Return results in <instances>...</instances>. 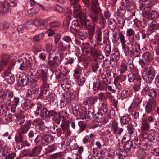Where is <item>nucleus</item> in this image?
<instances>
[{"label": "nucleus", "instance_id": "052dcab7", "mask_svg": "<svg viewBox=\"0 0 159 159\" xmlns=\"http://www.w3.org/2000/svg\"><path fill=\"white\" fill-rule=\"evenodd\" d=\"M34 121L36 126L37 127L38 126V128L44 124V123L39 118L36 119L34 120Z\"/></svg>", "mask_w": 159, "mask_h": 159}, {"label": "nucleus", "instance_id": "9b49d317", "mask_svg": "<svg viewBox=\"0 0 159 159\" xmlns=\"http://www.w3.org/2000/svg\"><path fill=\"white\" fill-rule=\"evenodd\" d=\"M107 89V85L101 83L98 79H97L93 83V89L95 91L99 90H106Z\"/></svg>", "mask_w": 159, "mask_h": 159}, {"label": "nucleus", "instance_id": "0e129e2a", "mask_svg": "<svg viewBox=\"0 0 159 159\" xmlns=\"http://www.w3.org/2000/svg\"><path fill=\"white\" fill-rule=\"evenodd\" d=\"M60 23L58 21H54L49 23V26L52 28H54L59 27Z\"/></svg>", "mask_w": 159, "mask_h": 159}, {"label": "nucleus", "instance_id": "a878e982", "mask_svg": "<svg viewBox=\"0 0 159 159\" xmlns=\"http://www.w3.org/2000/svg\"><path fill=\"white\" fill-rule=\"evenodd\" d=\"M97 100V98H96V99L95 100L93 99L91 97H87L84 99V103L86 105L90 106L93 103H94V102H96Z\"/></svg>", "mask_w": 159, "mask_h": 159}, {"label": "nucleus", "instance_id": "7c9ffc66", "mask_svg": "<svg viewBox=\"0 0 159 159\" xmlns=\"http://www.w3.org/2000/svg\"><path fill=\"white\" fill-rule=\"evenodd\" d=\"M17 123L18 125H22L24 123H25H25L27 122V121H28V120H26V122H25V117L24 116H21L18 117L17 118ZM29 120H28V121Z\"/></svg>", "mask_w": 159, "mask_h": 159}, {"label": "nucleus", "instance_id": "f3484780", "mask_svg": "<svg viewBox=\"0 0 159 159\" xmlns=\"http://www.w3.org/2000/svg\"><path fill=\"white\" fill-rule=\"evenodd\" d=\"M43 82V87H49V84L48 83V77L47 73L44 72V71H42L41 73L40 76Z\"/></svg>", "mask_w": 159, "mask_h": 159}, {"label": "nucleus", "instance_id": "5fc2aeb1", "mask_svg": "<svg viewBox=\"0 0 159 159\" xmlns=\"http://www.w3.org/2000/svg\"><path fill=\"white\" fill-rule=\"evenodd\" d=\"M89 53L94 56H98L99 54L97 50L95 48L93 47L90 48Z\"/></svg>", "mask_w": 159, "mask_h": 159}, {"label": "nucleus", "instance_id": "37998d69", "mask_svg": "<svg viewBox=\"0 0 159 159\" xmlns=\"http://www.w3.org/2000/svg\"><path fill=\"white\" fill-rule=\"evenodd\" d=\"M56 149V146L55 144L49 145L47 148H45V149L48 153L52 152L54 151Z\"/></svg>", "mask_w": 159, "mask_h": 159}, {"label": "nucleus", "instance_id": "f8f14e48", "mask_svg": "<svg viewBox=\"0 0 159 159\" xmlns=\"http://www.w3.org/2000/svg\"><path fill=\"white\" fill-rule=\"evenodd\" d=\"M13 97V93L10 91H3L0 90V98H2L3 101L6 99L7 101L11 102V99Z\"/></svg>", "mask_w": 159, "mask_h": 159}, {"label": "nucleus", "instance_id": "9d476101", "mask_svg": "<svg viewBox=\"0 0 159 159\" xmlns=\"http://www.w3.org/2000/svg\"><path fill=\"white\" fill-rule=\"evenodd\" d=\"M143 14L145 17L148 19H156L159 17V13L158 12L148 8L145 9L143 12Z\"/></svg>", "mask_w": 159, "mask_h": 159}, {"label": "nucleus", "instance_id": "de8ad7c7", "mask_svg": "<svg viewBox=\"0 0 159 159\" xmlns=\"http://www.w3.org/2000/svg\"><path fill=\"white\" fill-rule=\"evenodd\" d=\"M111 50V46L110 44H108L105 47L104 52L107 57L109 56Z\"/></svg>", "mask_w": 159, "mask_h": 159}, {"label": "nucleus", "instance_id": "a19ab883", "mask_svg": "<svg viewBox=\"0 0 159 159\" xmlns=\"http://www.w3.org/2000/svg\"><path fill=\"white\" fill-rule=\"evenodd\" d=\"M76 32H78V34L79 36H81L84 39L86 38L87 34L86 31L84 29L81 28L78 31Z\"/></svg>", "mask_w": 159, "mask_h": 159}, {"label": "nucleus", "instance_id": "bf43d9fd", "mask_svg": "<svg viewBox=\"0 0 159 159\" xmlns=\"http://www.w3.org/2000/svg\"><path fill=\"white\" fill-rule=\"evenodd\" d=\"M121 124L124 125L128 123L130 121L129 118L126 117H122L120 120Z\"/></svg>", "mask_w": 159, "mask_h": 159}, {"label": "nucleus", "instance_id": "8fccbe9b", "mask_svg": "<svg viewBox=\"0 0 159 159\" xmlns=\"http://www.w3.org/2000/svg\"><path fill=\"white\" fill-rule=\"evenodd\" d=\"M1 150L2 151L3 156H5L10 152V149L7 146L2 147L1 148Z\"/></svg>", "mask_w": 159, "mask_h": 159}, {"label": "nucleus", "instance_id": "6ab92c4d", "mask_svg": "<svg viewBox=\"0 0 159 159\" xmlns=\"http://www.w3.org/2000/svg\"><path fill=\"white\" fill-rule=\"evenodd\" d=\"M41 150L40 146L35 147L31 151L30 157H35L38 155L40 153Z\"/></svg>", "mask_w": 159, "mask_h": 159}, {"label": "nucleus", "instance_id": "20e7f679", "mask_svg": "<svg viewBox=\"0 0 159 159\" xmlns=\"http://www.w3.org/2000/svg\"><path fill=\"white\" fill-rule=\"evenodd\" d=\"M15 61L11 60L9 63L8 69L5 70L3 74L7 82L10 84H13L15 81L14 75L11 73L14 67Z\"/></svg>", "mask_w": 159, "mask_h": 159}, {"label": "nucleus", "instance_id": "cd10ccee", "mask_svg": "<svg viewBox=\"0 0 159 159\" xmlns=\"http://www.w3.org/2000/svg\"><path fill=\"white\" fill-rule=\"evenodd\" d=\"M9 9V7L6 3L0 5V13L2 14L6 13Z\"/></svg>", "mask_w": 159, "mask_h": 159}, {"label": "nucleus", "instance_id": "ea45409f", "mask_svg": "<svg viewBox=\"0 0 159 159\" xmlns=\"http://www.w3.org/2000/svg\"><path fill=\"white\" fill-rule=\"evenodd\" d=\"M55 11L57 12H58L60 13H66V12H67V14H68V11L66 9V11L65 10H64L63 8L61 6L57 5L55 8Z\"/></svg>", "mask_w": 159, "mask_h": 159}, {"label": "nucleus", "instance_id": "ddd939ff", "mask_svg": "<svg viewBox=\"0 0 159 159\" xmlns=\"http://www.w3.org/2000/svg\"><path fill=\"white\" fill-rule=\"evenodd\" d=\"M49 88V87H43V89L41 90L39 94L41 98H43L45 100H47L49 98L50 93Z\"/></svg>", "mask_w": 159, "mask_h": 159}, {"label": "nucleus", "instance_id": "3c124183", "mask_svg": "<svg viewBox=\"0 0 159 159\" xmlns=\"http://www.w3.org/2000/svg\"><path fill=\"white\" fill-rule=\"evenodd\" d=\"M104 120L102 121V123L104 124L107 123H110L112 121L111 120V116L110 115H108L107 116H104Z\"/></svg>", "mask_w": 159, "mask_h": 159}, {"label": "nucleus", "instance_id": "09e8293b", "mask_svg": "<svg viewBox=\"0 0 159 159\" xmlns=\"http://www.w3.org/2000/svg\"><path fill=\"white\" fill-rule=\"evenodd\" d=\"M97 4L92 1V10L93 13V14H98V10L97 8Z\"/></svg>", "mask_w": 159, "mask_h": 159}, {"label": "nucleus", "instance_id": "e2e57ef3", "mask_svg": "<svg viewBox=\"0 0 159 159\" xmlns=\"http://www.w3.org/2000/svg\"><path fill=\"white\" fill-rule=\"evenodd\" d=\"M67 95L68 97L66 98L68 101L72 99L75 96V95H73L72 93L70 91H68L67 92Z\"/></svg>", "mask_w": 159, "mask_h": 159}, {"label": "nucleus", "instance_id": "f704fd0d", "mask_svg": "<svg viewBox=\"0 0 159 159\" xmlns=\"http://www.w3.org/2000/svg\"><path fill=\"white\" fill-rule=\"evenodd\" d=\"M133 144L132 141H127L124 142L123 147L125 149H126L129 151L133 146Z\"/></svg>", "mask_w": 159, "mask_h": 159}, {"label": "nucleus", "instance_id": "b1692460", "mask_svg": "<svg viewBox=\"0 0 159 159\" xmlns=\"http://www.w3.org/2000/svg\"><path fill=\"white\" fill-rule=\"evenodd\" d=\"M34 139V142L36 145L43 146L42 135H37Z\"/></svg>", "mask_w": 159, "mask_h": 159}, {"label": "nucleus", "instance_id": "72a5a7b5", "mask_svg": "<svg viewBox=\"0 0 159 159\" xmlns=\"http://www.w3.org/2000/svg\"><path fill=\"white\" fill-rule=\"evenodd\" d=\"M73 76L75 79H78L82 72V70L80 68H76L74 70Z\"/></svg>", "mask_w": 159, "mask_h": 159}, {"label": "nucleus", "instance_id": "5701e85b", "mask_svg": "<svg viewBox=\"0 0 159 159\" xmlns=\"http://www.w3.org/2000/svg\"><path fill=\"white\" fill-rule=\"evenodd\" d=\"M131 93V91L129 89H125L121 92L120 97L122 98H125L130 96Z\"/></svg>", "mask_w": 159, "mask_h": 159}, {"label": "nucleus", "instance_id": "dca6fc26", "mask_svg": "<svg viewBox=\"0 0 159 159\" xmlns=\"http://www.w3.org/2000/svg\"><path fill=\"white\" fill-rule=\"evenodd\" d=\"M86 109L85 107H81L78 109L75 108L73 111V113L76 116H81L85 115Z\"/></svg>", "mask_w": 159, "mask_h": 159}, {"label": "nucleus", "instance_id": "680f3d73", "mask_svg": "<svg viewBox=\"0 0 159 159\" xmlns=\"http://www.w3.org/2000/svg\"><path fill=\"white\" fill-rule=\"evenodd\" d=\"M135 34L134 30L132 28H129L127 29L126 31V36L128 37Z\"/></svg>", "mask_w": 159, "mask_h": 159}, {"label": "nucleus", "instance_id": "473e14b6", "mask_svg": "<svg viewBox=\"0 0 159 159\" xmlns=\"http://www.w3.org/2000/svg\"><path fill=\"white\" fill-rule=\"evenodd\" d=\"M147 71V77L149 81L151 82L154 79L155 75L153 73L151 72V70L150 69H148Z\"/></svg>", "mask_w": 159, "mask_h": 159}, {"label": "nucleus", "instance_id": "c03bdc74", "mask_svg": "<svg viewBox=\"0 0 159 159\" xmlns=\"http://www.w3.org/2000/svg\"><path fill=\"white\" fill-rule=\"evenodd\" d=\"M149 128V125L148 122L145 121L143 122L141 128L142 131L148 130Z\"/></svg>", "mask_w": 159, "mask_h": 159}, {"label": "nucleus", "instance_id": "6e6552de", "mask_svg": "<svg viewBox=\"0 0 159 159\" xmlns=\"http://www.w3.org/2000/svg\"><path fill=\"white\" fill-rule=\"evenodd\" d=\"M39 88L38 86H33L27 90L26 94V97L29 99H33L38 97Z\"/></svg>", "mask_w": 159, "mask_h": 159}, {"label": "nucleus", "instance_id": "4c0bfd02", "mask_svg": "<svg viewBox=\"0 0 159 159\" xmlns=\"http://www.w3.org/2000/svg\"><path fill=\"white\" fill-rule=\"evenodd\" d=\"M66 45L62 41H60L58 45V49L61 51H64L66 49Z\"/></svg>", "mask_w": 159, "mask_h": 159}, {"label": "nucleus", "instance_id": "412c9836", "mask_svg": "<svg viewBox=\"0 0 159 159\" xmlns=\"http://www.w3.org/2000/svg\"><path fill=\"white\" fill-rule=\"evenodd\" d=\"M10 58L11 57L9 55L3 54L1 55L0 62L3 65H6Z\"/></svg>", "mask_w": 159, "mask_h": 159}, {"label": "nucleus", "instance_id": "1a4fd4ad", "mask_svg": "<svg viewBox=\"0 0 159 159\" xmlns=\"http://www.w3.org/2000/svg\"><path fill=\"white\" fill-rule=\"evenodd\" d=\"M81 23L83 26L88 30L89 39H92L94 35V26L93 25H91L89 22H87L85 20H82Z\"/></svg>", "mask_w": 159, "mask_h": 159}, {"label": "nucleus", "instance_id": "69168bd1", "mask_svg": "<svg viewBox=\"0 0 159 159\" xmlns=\"http://www.w3.org/2000/svg\"><path fill=\"white\" fill-rule=\"evenodd\" d=\"M53 75L56 76V77L57 79H61V78H64V77H65V78L66 77L65 74L61 72H60L58 74H56L55 73Z\"/></svg>", "mask_w": 159, "mask_h": 159}, {"label": "nucleus", "instance_id": "393cba45", "mask_svg": "<svg viewBox=\"0 0 159 159\" xmlns=\"http://www.w3.org/2000/svg\"><path fill=\"white\" fill-rule=\"evenodd\" d=\"M150 28L153 31H155L159 29V21H154L152 22L150 25Z\"/></svg>", "mask_w": 159, "mask_h": 159}, {"label": "nucleus", "instance_id": "49530a36", "mask_svg": "<svg viewBox=\"0 0 159 159\" xmlns=\"http://www.w3.org/2000/svg\"><path fill=\"white\" fill-rule=\"evenodd\" d=\"M143 57H144V61H146L147 64H148L151 60V54L149 52H146L143 55Z\"/></svg>", "mask_w": 159, "mask_h": 159}, {"label": "nucleus", "instance_id": "2f4dec72", "mask_svg": "<svg viewBox=\"0 0 159 159\" xmlns=\"http://www.w3.org/2000/svg\"><path fill=\"white\" fill-rule=\"evenodd\" d=\"M155 132L153 130H151L148 132V135L147 139L150 142H152L155 139Z\"/></svg>", "mask_w": 159, "mask_h": 159}, {"label": "nucleus", "instance_id": "c85d7f7f", "mask_svg": "<svg viewBox=\"0 0 159 159\" xmlns=\"http://www.w3.org/2000/svg\"><path fill=\"white\" fill-rule=\"evenodd\" d=\"M94 110L93 108L90 107L89 108L87 111H86L85 115H87L89 118H91L93 117L94 115Z\"/></svg>", "mask_w": 159, "mask_h": 159}, {"label": "nucleus", "instance_id": "58836bf2", "mask_svg": "<svg viewBox=\"0 0 159 159\" xmlns=\"http://www.w3.org/2000/svg\"><path fill=\"white\" fill-rule=\"evenodd\" d=\"M137 76L138 74L136 73L130 74L128 76V80L130 83L133 82L136 79Z\"/></svg>", "mask_w": 159, "mask_h": 159}, {"label": "nucleus", "instance_id": "0eeeda50", "mask_svg": "<svg viewBox=\"0 0 159 159\" xmlns=\"http://www.w3.org/2000/svg\"><path fill=\"white\" fill-rule=\"evenodd\" d=\"M157 106V101L155 99H149L147 101L145 106V112L147 114H152L155 111Z\"/></svg>", "mask_w": 159, "mask_h": 159}, {"label": "nucleus", "instance_id": "c9c22d12", "mask_svg": "<svg viewBox=\"0 0 159 159\" xmlns=\"http://www.w3.org/2000/svg\"><path fill=\"white\" fill-rule=\"evenodd\" d=\"M122 49L124 50L126 56L130 55L132 53V51L130 49L128 46L125 44L122 46Z\"/></svg>", "mask_w": 159, "mask_h": 159}, {"label": "nucleus", "instance_id": "13d9d810", "mask_svg": "<svg viewBox=\"0 0 159 159\" xmlns=\"http://www.w3.org/2000/svg\"><path fill=\"white\" fill-rule=\"evenodd\" d=\"M52 119L53 123L57 125H58L59 124L60 118L58 116H57V113L56 114V115L52 117Z\"/></svg>", "mask_w": 159, "mask_h": 159}, {"label": "nucleus", "instance_id": "4468645a", "mask_svg": "<svg viewBox=\"0 0 159 159\" xmlns=\"http://www.w3.org/2000/svg\"><path fill=\"white\" fill-rule=\"evenodd\" d=\"M43 146H45L52 143L53 138L50 134H47L42 135Z\"/></svg>", "mask_w": 159, "mask_h": 159}, {"label": "nucleus", "instance_id": "4be33fe9", "mask_svg": "<svg viewBox=\"0 0 159 159\" xmlns=\"http://www.w3.org/2000/svg\"><path fill=\"white\" fill-rule=\"evenodd\" d=\"M110 126L111 128V130H112L114 134H117L118 129V124L115 120H113L110 123Z\"/></svg>", "mask_w": 159, "mask_h": 159}, {"label": "nucleus", "instance_id": "2eb2a0df", "mask_svg": "<svg viewBox=\"0 0 159 159\" xmlns=\"http://www.w3.org/2000/svg\"><path fill=\"white\" fill-rule=\"evenodd\" d=\"M50 131L52 134H57L58 137L60 136L63 133L61 128L54 125L50 127Z\"/></svg>", "mask_w": 159, "mask_h": 159}, {"label": "nucleus", "instance_id": "f03ea898", "mask_svg": "<svg viewBox=\"0 0 159 159\" xmlns=\"http://www.w3.org/2000/svg\"><path fill=\"white\" fill-rule=\"evenodd\" d=\"M29 109L34 112L36 116H38L40 114L41 117L44 119L46 120H49L48 111L45 107H43L41 104L32 103L29 106Z\"/></svg>", "mask_w": 159, "mask_h": 159}, {"label": "nucleus", "instance_id": "864d4df0", "mask_svg": "<svg viewBox=\"0 0 159 159\" xmlns=\"http://www.w3.org/2000/svg\"><path fill=\"white\" fill-rule=\"evenodd\" d=\"M156 91L154 89L150 90L148 93V95L151 98V99H154V98L155 97L157 94Z\"/></svg>", "mask_w": 159, "mask_h": 159}, {"label": "nucleus", "instance_id": "a18cd8bd", "mask_svg": "<svg viewBox=\"0 0 159 159\" xmlns=\"http://www.w3.org/2000/svg\"><path fill=\"white\" fill-rule=\"evenodd\" d=\"M28 78L25 75H23L20 79V81L22 84V86H24L28 84Z\"/></svg>", "mask_w": 159, "mask_h": 159}, {"label": "nucleus", "instance_id": "e433bc0d", "mask_svg": "<svg viewBox=\"0 0 159 159\" xmlns=\"http://www.w3.org/2000/svg\"><path fill=\"white\" fill-rule=\"evenodd\" d=\"M125 19L123 17H119L117 20V25L120 28L122 29L125 24Z\"/></svg>", "mask_w": 159, "mask_h": 159}, {"label": "nucleus", "instance_id": "423d86ee", "mask_svg": "<svg viewBox=\"0 0 159 159\" xmlns=\"http://www.w3.org/2000/svg\"><path fill=\"white\" fill-rule=\"evenodd\" d=\"M18 61L19 62H21L19 67L21 70H27L32 67V58L31 57H29L28 59L25 57L20 58Z\"/></svg>", "mask_w": 159, "mask_h": 159}, {"label": "nucleus", "instance_id": "6e6d98bb", "mask_svg": "<svg viewBox=\"0 0 159 159\" xmlns=\"http://www.w3.org/2000/svg\"><path fill=\"white\" fill-rule=\"evenodd\" d=\"M37 135V133L33 130H30L28 133L29 138L31 139H34Z\"/></svg>", "mask_w": 159, "mask_h": 159}, {"label": "nucleus", "instance_id": "338daca9", "mask_svg": "<svg viewBox=\"0 0 159 159\" xmlns=\"http://www.w3.org/2000/svg\"><path fill=\"white\" fill-rule=\"evenodd\" d=\"M78 125L80 129V130L82 131L84 130L86 127V123L84 122L80 121L78 122Z\"/></svg>", "mask_w": 159, "mask_h": 159}, {"label": "nucleus", "instance_id": "aec40b11", "mask_svg": "<svg viewBox=\"0 0 159 159\" xmlns=\"http://www.w3.org/2000/svg\"><path fill=\"white\" fill-rule=\"evenodd\" d=\"M104 116L102 113L98 112L95 114L93 118L98 122L102 123L104 120Z\"/></svg>", "mask_w": 159, "mask_h": 159}, {"label": "nucleus", "instance_id": "79ce46f5", "mask_svg": "<svg viewBox=\"0 0 159 159\" xmlns=\"http://www.w3.org/2000/svg\"><path fill=\"white\" fill-rule=\"evenodd\" d=\"M125 5V8L128 10L132 11L135 8V4L131 2L126 3Z\"/></svg>", "mask_w": 159, "mask_h": 159}, {"label": "nucleus", "instance_id": "4d7b16f0", "mask_svg": "<svg viewBox=\"0 0 159 159\" xmlns=\"http://www.w3.org/2000/svg\"><path fill=\"white\" fill-rule=\"evenodd\" d=\"M44 34L43 33H40L37 34L33 37L32 39L34 41L39 42L40 40V37L42 38L44 36Z\"/></svg>", "mask_w": 159, "mask_h": 159}, {"label": "nucleus", "instance_id": "774afa93", "mask_svg": "<svg viewBox=\"0 0 159 159\" xmlns=\"http://www.w3.org/2000/svg\"><path fill=\"white\" fill-rule=\"evenodd\" d=\"M152 153L153 155L159 156V148H154L152 150Z\"/></svg>", "mask_w": 159, "mask_h": 159}, {"label": "nucleus", "instance_id": "f257e3e1", "mask_svg": "<svg viewBox=\"0 0 159 159\" xmlns=\"http://www.w3.org/2000/svg\"><path fill=\"white\" fill-rule=\"evenodd\" d=\"M31 125V120L27 121V122L24 124L23 125L21 126L18 130V134L19 136L18 137V141L22 143L21 147H20L22 149L24 147H29L30 146V144L26 140L24 141V134L26 133L30 128Z\"/></svg>", "mask_w": 159, "mask_h": 159}, {"label": "nucleus", "instance_id": "c756f323", "mask_svg": "<svg viewBox=\"0 0 159 159\" xmlns=\"http://www.w3.org/2000/svg\"><path fill=\"white\" fill-rule=\"evenodd\" d=\"M81 25L78 21L74 20L72 22L71 27L76 32L78 31L81 28Z\"/></svg>", "mask_w": 159, "mask_h": 159}, {"label": "nucleus", "instance_id": "39448f33", "mask_svg": "<svg viewBox=\"0 0 159 159\" xmlns=\"http://www.w3.org/2000/svg\"><path fill=\"white\" fill-rule=\"evenodd\" d=\"M61 62V60H60L59 58L57 56H55L52 59L51 57H49L47 66L50 69L52 73L51 76L53 75L55 73H56L57 72V68L58 67L59 64Z\"/></svg>", "mask_w": 159, "mask_h": 159}, {"label": "nucleus", "instance_id": "a211bd4d", "mask_svg": "<svg viewBox=\"0 0 159 159\" xmlns=\"http://www.w3.org/2000/svg\"><path fill=\"white\" fill-rule=\"evenodd\" d=\"M61 128L64 133V132L67 133L66 134V136H69L71 134V132L69 131V125L67 122H64L62 123L61 125Z\"/></svg>", "mask_w": 159, "mask_h": 159}, {"label": "nucleus", "instance_id": "603ef678", "mask_svg": "<svg viewBox=\"0 0 159 159\" xmlns=\"http://www.w3.org/2000/svg\"><path fill=\"white\" fill-rule=\"evenodd\" d=\"M120 72L121 73L125 72L127 70V66L125 63H122L120 66Z\"/></svg>", "mask_w": 159, "mask_h": 159}, {"label": "nucleus", "instance_id": "7ed1b4c3", "mask_svg": "<svg viewBox=\"0 0 159 159\" xmlns=\"http://www.w3.org/2000/svg\"><path fill=\"white\" fill-rule=\"evenodd\" d=\"M67 10L68 11V14H67V12H66V14L64 20V23L65 24H68L71 20L72 10H73L74 16L76 18H81L84 15L82 13L81 9L79 5L73 6L71 7L70 8H67Z\"/></svg>", "mask_w": 159, "mask_h": 159}, {"label": "nucleus", "instance_id": "bb28decb", "mask_svg": "<svg viewBox=\"0 0 159 159\" xmlns=\"http://www.w3.org/2000/svg\"><path fill=\"white\" fill-rule=\"evenodd\" d=\"M91 47L88 43L84 44L82 46V50L83 52L86 55L89 53L90 48Z\"/></svg>", "mask_w": 159, "mask_h": 159}]
</instances>
